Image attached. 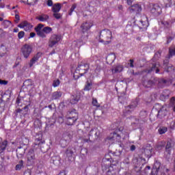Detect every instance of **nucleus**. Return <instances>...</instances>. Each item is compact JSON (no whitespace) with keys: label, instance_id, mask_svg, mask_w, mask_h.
<instances>
[{"label":"nucleus","instance_id":"nucleus-33","mask_svg":"<svg viewBox=\"0 0 175 175\" xmlns=\"http://www.w3.org/2000/svg\"><path fill=\"white\" fill-rule=\"evenodd\" d=\"M92 83L87 81L86 85H85V88H84V91H90L92 90Z\"/></svg>","mask_w":175,"mask_h":175},{"label":"nucleus","instance_id":"nucleus-12","mask_svg":"<svg viewBox=\"0 0 175 175\" xmlns=\"http://www.w3.org/2000/svg\"><path fill=\"white\" fill-rule=\"evenodd\" d=\"M18 28H22L24 29V31H26L27 32L28 31H31L32 28H33V25L29 23L27 21H24L21 22L19 25H18Z\"/></svg>","mask_w":175,"mask_h":175},{"label":"nucleus","instance_id":"nucleus-57","mask_svg":"<svg viewBox=\"0 0 175 175\" xmlns=\"http://www.w3.org/2000/svg\"><path fill=\"white\" fill-rule=\"evenodd\" d=\"M118 100L120 103H122L125 100V98L118 96Z\"/></svg>","mask_w":175,"mask_h":175},{"label":"nucleus","instance_id":"nucleus-56","mask_svg":"<svg viewBox=\"0 0 175 175\" xmlns=\"http://www.w3.org/2000/svg\"><path fill=\"white\" fill-rule=\"evenodd\" d=\"M23 175H31V170L27 169L25 171Z\"/></svg>","mask_w":175,"mask_h":175},{"label":"nucleus","instance_id":"nucleus-46","mask_svg":"<svg viewBox=\"0 0 175 175\" xmlns=\"http://www.w3.org/2000/svg\"><path fill=\"white\" fill-rule=\"evenodd\" d=\"M25 36V32L21 31L18 33V39H23Z\"/></svg>","mask_w":175,"mask_h":175},{"label":"nucleus","instance_id":"nucleus-24","mask_svg":"<svg viewBox=\"0 0 175 175\" xmlns=\"http://www.w3.org/2000/svg\"><path fill=\"white\" fill-rule=\"evenodd\" d=\"M6 147H8V141L6 139L1 141L0 142V155L6 150Z\"/></svg>","mask_w":175,"mask_h":175},{"label":"nucleus","instance_id":"nucleus-49","mask_svg":"<svg viewBox=\"0 0 175 175\" xmlns=\"http://www.w3.org/2000/svg\"><path fill=\"white\" fill-rule=\"evenodd\" d=\"M98 3V1H92L89 3V6H92V8H95L96 4Z\"/></svg>","mask_w":175,"mask_h":175},{"label":"nucleus","instance_id":"nucleus-60","mask_svg":"<svg viewBox=\"0 0 175 175\" xmlns=\"http://www.w3.org/2000/svg\"><path fill=\"white\" fill-rule=\"evenodd\" d=\"M47 5L49 6H53V0H48L47 1Z\"/></svg>","mask_w":175,"mask_h":175},{"label":"nucleus","instance_id":"nucleus-28","mask_svg":"<svg viewBox=\"0 0 175 175\" xmlns=\"http://www.w3.org/2000/svg\"><path fill=\"white\" fill-rule=\"evenodd\" d=\"M154 84H155V83L152 80L144 81L143 82V85L146 88H151Z\"/></svg>","mask_w":175,"mask_h":175},{"label":"nucleus","instance_id":"nucleus-4","mask_svg":"<svg viewBox=\"0 0 175 175\" xmlns=\"http://www.w3.org/2000/svg\"><path fill=\"white\" fill-rule=\"evenodd\" d=\"M79 120V112L77 110L73 109L67 112L65 122L66 125L72 126L76 124V122Z\"/></svg>","mask_w":175,"mask_h":175},{"label":"nucleus","instance_id":"nucleus-61","mask_svg":"<svg viewBox=\"0 0 175 175\" xmlns=\"http://www.w3.org/2000/svg\"><path fill=\"white\" fill-rule=\"evenodd\" d=\"M172 40H173V37H169L167 40V44H169Z\"/></svg>","mask_w":175,"mask_h":175},{"label":"nucleus","instance_id":"nucleus-26","mask_svg":"<svg viewBox=\"0 0 175 175\" xmlns=\"http://www.w3.org/2000/svg\"><path fill=\"white\" fill-rule=\"evenodd\" d=\"M8 52V48L3 44H0V57H3L5 54Z\"/></svg>","mask_w":175,"mask_h":175},{"label":"nucleus","instance_id":"nucleus-40","mask_svg":"<svg viewBox=\"0 0 175 175\" xmlns=\"http://www.w3.org/2000/svg\"><path fill=\"white\" fill-rule=\"evenodd\" d=\"M24 110H28V105L25 106L24 108H23V109H17L16 110V112L19 114H24L23 113V111H24Z\"/></svg>","mask_w":175,"mask_h":175},{"label":"nucleus","instance_id":"nucleus-54","mask_svg":"<svg viewBox=\"0 0 175 175\" xmlns=\"http://www.w3.org/2000/svg\"><path fill=\"white\" fill-rule=\"evenodd\" d=\"M15 23H18V21H20V15H18V14H15Z\"/></svg>","mask_w":175,"mask_h":175},{"label":"nucleus","instance_id":"nucleus-51","mask_svg":"<svg viewBox=\"0 0 175 175\" xmlns=\"http://www.w3.org/2000/svg\"><path fill=\"white\" fill-rule=\"evenodd\" d=\"M100 66L99 65H97L96 68H95V73L98 75V73H100Z\"/></svg>","mask_w":175,"mask_h":175},{"label":"nucleus","instance_id":"nucleus-36","mask_svg":"<svg viewBox=\"0 0 175 175\" xmlns=\"http://www.w3.org/2000/svg\"><path fill=\"white\" fill-rule=\"evenodd\" d=\"M161 55H162V50H159L157 52L154 53L153 59L157 61L158 60L159 58H161Z\"/></svg>","mask_w":175,"mask_h":175},{"label":"nucleus","instance_id":"nucleus-27","mask_svg":"<svg viewBox=\"0 0 175 175\" xmlns=\"http://www.w3.org/2000/svg\"><path fill=\"white\" fill-rule=\"evenodd\" d=\"M61 3H57L52 7V12L53 13H59V12L61 10Z\"/></svg>","mask_w":175,"mask_h":175},{"label":"nucleus","instance_id":"nucleus-47","mask_svg":"<svg viewBox=\"0 0 175 175\" xmlns=\"http://www.w3.org/2000/svg\"><path fill=\"white\" fill-rule=\"evenodd\" d=\"M53 17H55V18H56L57 20H59V18H61V17H62V16L61 15V14H59L58 12H54Z\"/></svg>","mask_w":175,"mask_h":175},{"label":"nucleus","instance_id":"nucleus-6","mask_svg":"<svg viewBox=\"0 0 175 175\" xmlns=\"http://www.w3.org/2000/svg\"><path fill=\"white\" fill-rule=\"evenodd\" d=\"M89 70L90 64H88L79 65L76 69V72H79V76L76 77V75H74L75 80H77L79 77H81V76H84L85 73L88 72Z\"/></svg>","mask_w":175,"mask_h":175},{"label":"nucleus","instance_id":"nucleus-32","mask_svg":"<svg viewBox=\"0 0 175 175\" xmlns=\"http://www.w3.org/2000/svg\"><path fill=\"white\" fill-rule=\"evenodd\" d=\"M24 167V161L21 160L15 167V170H21Z\"/></svg>","mask_w":175,"mask_h":175},{"label":"nucleus","instance_id":"nucleus-43","mask_svg":"<svg viewBox=\"0 0 175 175\" xmlns=\"http://www.w3.org/2000/svg\"><path fill=\"white\" fill-rule=\"evenodd\" d=\"M59 84H61V81H59V79L54 80L53 82V87H54V88H56V87H59Z\"/></svg>","mask_w":175,"mask_h":175},{"label":"nucleus","instance_id":"nucleus-25","mask_svg":"<svg viewBox=\"0 0 175 175\" xmlns=\"http://www.w3.org/2000/svg\"><path fill=\"white\" fill-rule=\"evenodd\" d=\"M62 96V92L56 91L52 94V100H55L57 99H59Z\"/></svg>","mask_w":175,"mask_h":175},{"label":"nucleus","instance_id":"nucleus-41","mask_svg":"<svg viewBox=\"0 0 175 175\" xmlns=\"http://www.w3.org/2000/svg\"><path fill=\"white\" fill-rule=\"evenodd\" d=\"M10 24H12V23L9 21H3L2 23V25L4 28H9V27H10Z\"/></svg>","mask_w":175,"mask_h":175},{"label":"nucleus","instance_id":"nucleus-53","mask_svg":"<svg viewBox=\"0 0 175 175\" xmlns=\"http://www.w3.org/2000/svg\"><path fill=\"white\" fill-rule=\"evenodd\" d=\"M129 66L130 68H135V66L133 65V63L135 62V60L133 59H130L129 60Z\"/></svg>","mask_w":175,"mask_h":175},{"label":"nucleus","instance_id":"nucleus-20","mask_svg":"<svg viewBox=\"0 0 175 175\" xmlns=\"http://www.w3.org/2000/svg\"><path fill=\"white\" fill-rule=\"evenodd\" d=\"M147 73H151L155 72V73H159V64H152V67L146 70Z\"/></svg>","mask_w":175,"mask_h":175},{"label":"nucleus","instance_id":"nucleus-23","mask_svg":"<svg viewBox=\"0 0 175 175\" xmlns=\"http://www.w3.org/2000/svg\"><path fill=\"white\" fill-rule=\"evenodd\" d=\"M51 163L58 166L61 163V157L59 156H53L51 159Z\"/></svg>","mask_w":175,"mask_h":175},{"label":"nucleus","instance_id":"nucleus-48","mask_svg":"<svg viewBox=\"0 0 175 175\" xmlns=\"http://www.w3.org/2000/svg\"><path fill=\"white\" fill-rule=\"evenodd\" d=\"M139 116L140 117H143V118H146V117H147V111H142L139 113Z\"/></svg>","mask_w":175,"mask_h":175},{"label":"nucleus","instance_id":"nucleus-3","mask_svg":"<svg viewBox=\"0 0 175 175\" xmlns=\"http://www.w3.org/2000/svg\"><path fill=\"white\" fill-rule=\"evenodd\" d=\"M113 39V33L110 29H104L99 33L98 42L103 44H110Z\"/></svg>","mask_w":175,"mask_h":175},{"label":"nucleus","instance_id":"nucleus-50","mask_svg":"<svg viewBox=\"0 0 175 175\" xmlns=\"http://www.w3.org/2000/svg\"><path fill=\"white\" fill-rule=\"evenodd\" d=\"M175 104V97H172L170 100V106H174Z\"/></svg>","mask_w":175,"mask_h":175},{"label":"nucleus","instance_id":"nucleus-59","mask_svg":"<svg viewBox=\"0 0 175 175\" xmlns=\"http://www.w3.org/2000/svg\"><path fill=\"white\" fill-rule=\"evenodd\" d=\"M135 150H136V146L131 145V146L130 147V151H135Z\"/></svg>","mask_w":175,"mask_h":175},{"label":"nucleus","instance_id":"nucleus-55","mask_svg":"<svg viewBox=\"0 0 175 175\" xmlns=\"http://www.w3.org/2000/svg\"><path fill=\"white\" fill-rule=\"evenodd\" d=\"M0 84L2 85H6L8 84V81L0 79Z\"/></svg>","mask_w":175,"mask_h":175},{"label":"nucleus","instance_id":"nucleus-7","mask_svg":"<svg viewBox=\"0 0 175 175\" xmlns=\"http://www.w3.org/2000/svg\"><path fill=\"white\" fill-rule=\"evenodd\" d=\"M27 166H33L36 162V157L35 156V150L30 149L26 155Z\"/></svg>","mask_w":175,"mask_h":175},{"label":"nucleus","instance_id":"nucleus-2","mask_svg":"<svg viewBox=\"0 0 175 175\" xmlns=\"http://www.w3.org/2000/svg\"><path fill=\"white\" fill-rule=\"evenodd\" d=\"M94 25L91 22H85L81 24V29L82 31L83 35L81 36V40H77V44L79 46H83L88 40V31L91 29V27Z\"/></svg>","mask_w":175,"mask_h":175},{"label":"nucleus","instance_id":"nucleus-13","mask_svg":"<svg viewBox=\"0 0 175 175\" xmlns=\"http://www.w3.org/2000/svg\"><path fill=\"white\" fill-rule=\"evenodd\" d=\"M136 107H137V102H132L131 105L125 107L124 114H131V113H132V111H133Z\"/></svg>","mask_w":175,"mask_h":175},{"label":"nucleus","instance_id":"nucleus-30","mask_svg":"<svg viewBox=\"0 0 175 175\" xmlns=\"http://www.w3.org/2000/svg\"><path fill=\"white\" fill-rule=\"evenodd\" d=\"M66 155L68 157V161H72V158H73V150L70 149H67L66 151Z\"/></svg>","mask_w":175,"mask_h":175},{"label":"nucleus","instance_id":"nucleus-16","mask_svg":"<svg viewBox=\"0 0 175 175\" xmlns=\"http://www.w3.org/2000/svg\"><path fill=\"white\" fill-rule=\"evenodd\" d=\"M43 24L40 23L37 25V27H35V31L38 35V36H40V38H46V34L44 33V31H43V29L42 30V28H43Z\"/></svg>","mask_w":175,"mask_h":175},{"label":"nucleus","instance_id":"nucleus-8","mask_svg":"<svg viewBox=\"0 0 175 175\" xmlns=\"http://www.w3.org/2000/svg\"><path fill=\"white\" fill-rule=\"evenodd\" d=\"M62 40V36L59 34H52L49 40L48 46L51 49L57 46Z\"/></svg>","mask_w":175,"mask_h":175},{"label":"nucleus","instance_id":"nucleus-17","mask_svg":"<svg viewBox=\"0 0 175 175\" xmlns=\"http://www.w3.org/2000/svg\"><path fill=\"white\" fill-rule=\"evenodd\" d=\"M122 70H124V65L120 64L114 65L111 69L112 75H116V73H121Z\"/></svg>","mask_w":175,"mask_h":175},{"label":"nucleus","instance_id":"nucleus-39","mask_svg":"<svg viewBox=\"0 0 175 175\" xmlns=\"http://www.w3.org/2000/svg\"><path fill=\"white\" fill-rule=\"evenodd\" d=\"M92 105L96 108L100 107V104L98 103V100L96 98H92Z\"/></svg>","mask_w":175,"mask_h":175},{"label":"nucleus","instance_id":"nucleus-5","mask_svg":"<svg viewBox=\"0 0 175 175\" xmlns=\"http://www.w3.org/2000/svg\"><path fill=\"white\" fill-rule=\"evenodd\" d=\"M100 136L102 135L98 128L92 129L89 133V138H83V143H92V140H98V139H100Z\"/></svg>","mask_w":175,"mask_h":175},{"label":"nucleus","instance_id":"nucleus-9","mask_svg":"<svg viewBox=\"0 0 175 175\" xmlns=\"http://www.w3.org/2000/svg\"><path fill=\"white\" fill-rule=\"evenodd\" d=\"M135 23L138 25L140 29H146L150 23H148V18L146 15H142L139 21H135Z\"/></svg>","mask_w":175,"mask_h":175},{"label":"nucleus","instance_id":"nucleus-62","mask_svg":"<svg viewBox=\"0 0 175 175\" xmlns=\"http://www.w3.org/2000/svg\"><path fill=\"white\" fill-rule=\"evenodd\" d=\"M127 1V5L131 6L132 5V2H133V0H126Z\"/></svg>","mask_w":175,"mask_h":175},{"label":"nucleus","instance_id":"nucleus-14","mask_svg":"<svg viewBox=\"0 0 175 175\" xmlns=\"http://www.w3.org/2000/svg\"><path fill=\"white\" fill-rule=\"evenodd\" d=\"M42 55H43V53L42 52H38L36 55H34L29 64V68H32L33 66V64H36V62L39 61V59L41 58Z\"/></svg>","mask_w":175,"mask_h":175},{"label":"nucleus","instance_id":"nucleus-35","mask_svg":"<svg viewBox=\"0 0 175 175\" xmlns=\"http://www.w3.org/2000/svg\"><path fill=\"white\" fill-rule=\"evenodd\" d=\"M158 132L159 133V135H164V133L167 132V127H161L158 129Z\"/></svg>","mask_w":175,"mask_h":175},{"label":"nucleus","instance_id":"nucleus-44","mask_svg":"<svg viewBox=\"0 0 175 175\" xmlns=\"http://www.w3.org/2000/svg\"><path fill=\"white\" fill-rule=\"evenodd\" d=\"M68 139H69V135L68 134H66V133H64L62 135V138L61 139V142L64 141L65 143H66Z\"/></svg>","mask_w":175,"mask_h":175},{"label":"nucleus","instance_id":"nucleus-42","mask_svg":"<svg viewBox=\"0 0 175 175\" xmlns=\"http://www.w3.org/2000/svg\"><path fill=\"white\" fill-rule=\"evenodd\" d=\"M173 55H175V48L174 49H169V54H168V58L170 59Z\"/></svg>","mask_w":175,"mask_h":175},{"label":"nucleus","instance_id":"nucleus-63","mask_svg":"<svg viewBox=\"0 0 175 175\" xmlns=\"http://www.w3.org/2000/svg\"><path fill=\"white\" fill-rule=\"evenodd\" d=\"M3 36V29H0V38H2Z\"/></svg>","mask_w":175,"mask_h":175},{"label":"nucleus","instance_id":"nucleus-15","mask_svg":"<svg viewBox=\"0 0 175 175\" xmlns=\"http://www.w3.org/2000/svg\"><path fill=\"white\" fill-rule=\"evenodd\" d=\"M166 116H167V106L163 105L158 111L157 116L159 118H164V117H166Z\"/></svg>","mask_w":175,"mask_h":175},{"label":"nucleus","instance_id":"nucleus-37","mask_svg":"<svg viewBox=\"0 0 175 175\" xmlns=\"http://www.w3.org/2000/svg\"><path fill=\"white\" fill-rule=\"evenodd\" d=\"M144 154L146 155V157H147L148 158H151V155L152 154V151L151 150V149H144Z\"/></svg>","mask_w":175,"mask_h":175},{"label":"nucleus","instance_id":"nucleus-31","mask_svg":"<svg viewBox=\"0 0 175 175\" xmlns=\"http://www.w3.org/2000/svg\"><path fill=\"white\" fill-rule=\"evenodd\" d=\"M110 139H113V140H116V142H121V135L114 132L113 134V137L110 138Z\"/></svg>","mask_w":175,"mask_h":175},{"label":"nucleus","instance_id":"nucleus-45","mask_svg":"<svg viewBox=\"0 0 175 175\" xmlns=\"http://www.w3.org/2000/svg\"><path fill=\"white\" fill-rule=\"evenodd\" d=\"M77 8V5L76 4H73L70 10V12H68L69 16H72V13L75 12V9Z\"/></svg>","mask_w":175,"mask_h":175},{"label":"nucleus","instance_id":"nucleus-1","mask_svg":"<svg viewBox=\"0 0 175 175\" xmlns=\"http://www.w3.org/2000/svg\"><path fill=\"white\" fill-rule=\"evenodd\" d=\"M102 169L107 172V175H116L120 170V162L114 161L110 155L107 154L103 159Z\"/></svg>","mask_w":175,"mask_h":175},{"label":"nucleus","instance_id":"nucleus-34","mask_svg":"<svg viewBox=\"0 0 175 175\" xmlns=\"http://www.w3.org/2000/svg\"><path fill=\"white\" fill-rule=\"evenodd\" d=\"M38 2H39V0H27V4L29 6H35Z\"/></svg>","mask_w":175,"mask_h":175},{"label":"nucleus","instance_id":"nucleus-38","mask_svg":"<svg viewBox=\"0 0 175 175\" xmlns=\"http://www.w3.org/2000/svg\"><path fill=\"white\" fill-rule=\"evenodd\" d=\"M42 30L44 33L49 34L51 33V32L53 31V28L50 27H45L42 29Z\"/></svg>","mask_w":175,"mask_h":175},{"label":"nucleus","instance_id":"nucleus-18","mask_svg":"<svg viewBox=\"0 0 175 175\" xmlns=\"http://www.w3.org/2000/svg\"><path fill=\"white\" fill-rule=\"evenodd\" d=\"M129 10L130 13H135V14H139V13L142 12V5L139 4H135V5H131L129 8Z\"/></svg>","mask_w":175,"mask_h":175},{"label":"nucleus","instance_id":"nucleus-10","mask_svg":"<svg viewBox=\"0 0 175 175\" xmlns=\"http://www.w3.org/2000/svg\"><path fill=\"white\" fill-rule=\"evenodd\" d=\"M21 51L24 58H29V55L32 53V46L28 44H25L22 46Z\"/></svg>","mask_w":175,"mask_h":175},{"label":"nucleus","instance_id":"nucleus-64","mask_svg":"<svg viewBox=\"0 0 175 175\" xmlns=\"http://www.w3.org/2000/svg\"><path fill=\"white\" fill-rule=\"evenodd\" d=\"M59 175H66V172H65V171L60 172Z\"/></svg>","mask_w":175,"mask_h":175},{"label":"nucleus","instance_id":"nucleus-11","mask_svg":"<svg viewBox=\"0 0 175 175\" xmlns=\"http://www.w3.org/2000/svg\"><path fill=\"white\" fill-rule=\"evenodd\" d=\"M150 13L156 17L162 14V8L158 4H154L150 9Z\"/></svg>","mask_w":175,"mask_h":175},{"label":"nucleus","instance_id":"nucleus-19","mask_svg":"<svg viewBox=\"0 0 175 175\" xmlns=\"http://www.w3.org/2000/svg\"><path fill=\"white\" fill-rule=\"evenodd\" d=\"M49 18L50 16L46 14H41L40 15H38V16L36 17V20H38L40 23H46L49 21Z\"/></svg>","mask_w":175,"mask_h":175},{"label":"nucleus","instance_id":"nucleus-29","mask_svg":"<svg viewBox=\"0 0 175 175\" xmlns=\"http://www.w3.org/2000/svg\"><path fill=\"white\" fill-rule=\"evenodd\" d=\"M172 142H167L165 146V152L170 155V154H172Z\"/></svg>","mask_w":175,"mask_h":175},{"label":"nucleus","instance_id":"nucleus-21","mask_svg":"<svg viewBox=\"0 0 175 175\" xmlns=\"http://www.w3.org/2000/svg\"><path fill=\"white\" fill-rule=\"evenodd\" d=\"M107 64L111 65L116 61V54L110 53L106 57Z\"/></svg>","mask_w":175,"mask_h":175},{"label":"nucleus","instance_id":"nucleus-58","mask_svg":"<svg viewBox=\"0 0 175 175\" xmlns=\"http://www.w3.org/2000/svg\"><path fill=\"white\" fill-rule=\"evenodd\" d=\"M35 36H36V33H35V32H31V33H30L29 39L31 38H35Z\"/></svg>","mask_w":175,"mask_h":175},{"label":"nucleus","instance_id":"nucleus-52","mask_svg":"<svg viewBox=\"0 0 175 175\" xmlns=\"http://www.w3.org/2000/svg\"><path fill=\"white\" fill-rule=\"evenodd\" d=\"M41 140H42V138H40V139L36 138V142H35V144H34L35 146H39V144H40V143H42Z\"/></svg>","mask_w":175,"mask_h":175},{"label":"nucleus","instance_id":"nucleus-22","mask_svg":"<svg viewBox=\"0 0 175 175\" xmlns=\"http://www.w3.org/2000/svg\"><path fill=\"white\" fill-rule=\"evenodd\" d=\"M80 94L72 95L70 103L71 105H76V103H78L79 100H80Z\"/></svg>","mask_w":175,"mask_h":175}]
</instances>
